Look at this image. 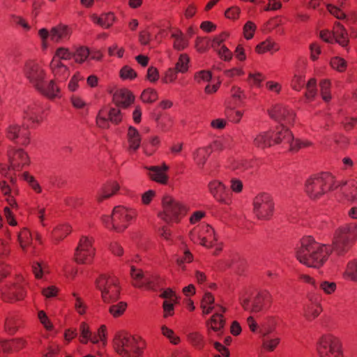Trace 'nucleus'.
<instances>
[{
	"label": "nucleus",
	"mask_w": 357,
	"mask_h": 357,
	"mask_svg": "<svg viewBox=\"0 0 357 357\" xmlns=\"http://www.w3.org/2000/svg\"><path fill=\"white\" fill-rule=\"evenodd\" d=\"M264 80V75L260 72L255 71L248 73V82L251 85L259 87Z\"/></svg>",
	"instance_id": "obj_54"
},
{
	"label": "nucleus",
	"mask_w": 357,
	"mask_h": 357,
	"mask_svg": "<svg viewBox=\"0 0 357 357\" xmlns=\"http://www.w3.org/2000/svg\"><path fill=\"white\" fill-rule=\"evenodd\" d=\"M289 144L291 150L296 151L301 149L311 147L313 143L309 139H295L292 135V139L289 141Z\"/></svg>",
	"instance_id": "obj_42"
},
{
	"label": "nucleus",
	"mask_w": 357,
	"mask_h": 357,
	"mask_svg": "<svg viewBox=\"0 0 357 357\" xmlns=\"http://www.w3.org/2000/svg\"><path fill=\"white\" fill-rule=\"evenodd\" d=\"M316 84L317 81L314 78L310 79L307 82L306 86L307 91L305 93V97L307 99L312 100L315 97L317 94Z\"/></svg>",
	"instance_id": "obj_61"
},
{
	"label": "nucleus",
	"mask_w": 357,
	"mask_h": 357,
	"mask_svg": "<svg viewBox=\"0 0 357 357\" xmlns=\"http://www.w3.org/2000/svg\"><path fill=\"white\" fill-rule=\"evenodd\" d=\"M148 171L149 178L159 184L166 185L169 181L167 172L169 169V166L162 163L159 166H151L145 167Z\"/></svg>",
	"instance_id": "obj_20"
},
{
	"label": "nucleus",
	"mask_w": 357,
	"mask_h": 357,
	"mask_svg": "<svg viewBox=\"0 0 357 357\" xmlns=\"http://www.w3.org/2000/svg\"><path fill=\"white\" fill-rule=\"evenodd\" d=\"M357 240V225L344 224L334 231L333 244L337 249L346 250Z\"/></svg>",
	"instance_id": "obj_9"
},
{
	"label": "nucleus",
	"mask_w": 357,
	"mask_h": 357,
	"mask_svg": "<svg viewBox=\"0 0 357 357\" xmlns=\"http://www.w3.org/2000/svg\"><path fill=\"white\" fill-rule=\"evenodd\" d=\"M171 38L173 40V47L176 50H185L189 45L188 40L185 37L181 30L176 29L172 32Z\"/></svg>",
	"instance_id": "obj_33"
},
{
	"label": "nucleus",
	"mask_w": 357,
	"mask_h": 357,
	"mask_svg": "<svg viewBox=\"0 0 357 357\" xmlns=\"http://www.w3.org/2000/svg\"><path fill=\"white\" fill-rule=\"evenodd\" d=\"M280 48V45L275 40L271 38H267L256 46L255 52L259 54H264L266 52L273 54L279 51Z\"/></svg>",
	"instance_id": "obj_31"
},
{
	"label": "nucleus",
	"mask_w": 357,
	"mask_h": 357,
	"mask_svg": "<svg viewBox=\"0 0 357 357\" xmlns=\"http://www.w3.org/2000/svg\"><path fill=\"white\" fill-rule=\"evenodd\" d=\"M337 188L335 177L329 173H323L308 178L305 183V192L312 200L320 199L324 195Z\"/></svg>",
	"instance_id": "obj_3"
},
{
	"label": "nucleus",
	"mask_w": 357,
	"mask_h": 357,
	"mask_svg": "<svg viewBox=\"0 0 357 357\" xmlns=\"http://www.w3.org/2000/svg\"><path fill=\"white\" fill-rule=\"evenodd\" d=\"M18 241L21 248L26 251L32 242V236L30 231L26 228L22 229L18 234Z\"/></svg>",
	"instance_id": "obj_40"
},
{
	"label": "nucleus",
	"mask_w": 357,
	"mask_h": 357,
	"mask_svg": "<svg viewBox=\"0 0 357 357\" xmlns=\"http://www.w3.org/2000/svg\"><path fill=\"white\" fill-rule=\"evenodd\" d=\"M322 312L321 305L319 303H312L305 308L304 317L308 321H312L317 318Z\"/></svg>",
	"instance_id": "obj_39"
},
{
	"label": "nucleus",
	"mask_w": 357,
	"mask_h": 357,
	"mask_svg": "<svg viewBox=\"0 0 357 357\" xmlns=\"http://www.w3.org/2000/svg\"><path fill=\"white\" fill-rule=\"evenodd\" d=\"M119 76L123 80H132L137 77V74L131 67L125 66L120 70Z\"/></svg>",
	"instance_id": "obj_55"
},
{
	"label": "nucleus",
	"mask_w": 357,
	"mask_h": 357,
	"mask_svg": "<svg viewBox=\"0 0 357 357\" xmlns=\"http://www.w3.org/2000/svg\"><path fill=\"white\" fill-rule=\"evenodd\" d=\"M331 68L339 73H343L347 67V62L340 56H333L330 59Z\"/></svg>",
	"instance_id": "obj_44"
},
{
	"label": "nucleus",
	"mask_w": 357,
	"mask_h": 357,
	"mask_svg": "<svg viewBox=\"0 0 357 357\" xmlns=\"http://www.w3.org/2000/svg\"><path fill=\"white\" fill-rule=\"evenodd\" d=\"M221 312L218 311L206 321V328L210 336L211 332L215 333L218 337L223 334L225 321Z\"/></svg>",
	"instance_id": "obj_24"
},
{
	"label": "nucleus",
	"mask_w": 357,
	"mask_h": 357,
	"mask_svg": "<svg viewBox=\"0 0 357 357\" xmlns=\"http://www.w3.org/2000/svg\"><path fill=\"white\" fill-rule=\"evenodd\" d=\"M113 100L116 105L127 108L134 102L135 96L129 90L121 89L114 93Z\"/></svg>",
	"instance_id": "obj_25"
},
{
	"label": "nucleus",
	"mask_w": 357,
	"mask_h": 357,
	"mask_svg": "<svg viewBox=\"0 0 357 357\" xmlns=\"http://www.w3.org/2000/svg\"><path fill=\"white\" fill-rule=\"evenodd\" d=\"M40 46L43 51H46L50 47L49 38L56 43L68 40L72 34V29L67 24H59L48 30L42 28L38 32Z\"/></svg>",
	"instance_id": "obj_7"
},
{
	"label": "nucleus",
	"mask_w": 357,
	"mask_h": 357,
	"mask_svg": "<svg viewBox=\"0 0 357 357\" xmlns=\"http://www.w3.org/2000/svg\"><path fill=\"white\" fill-rule=\"evenodd\" d=\"M189 211L190 208L185 202L165 195L162 199L161 211L158 217L168 224L178 223Z\"/></svg>",
	"instance_id": "obj_2"
},
{
	"label": "nucleus",
	"mask_w": 357,
	"mask_h": 357,
	"mask_svg": "<svg viewBox=\"0 0 357 357\" xmlns=\"http://www.w3.org/2000/svg\"><path fill=\"white\" fill-rule=\"evenodd\" d=\"M344 280L357 284V259L349 261L342 273Z\"/></svg>",
	"instance_id": "obj_35"
},
{
	"label": "nucleus",
	"mask_w": 357,
	"mask_h": 357,
	"mask_svg": "<svg viewBox=\"0 0 357 357\" xmlns=\"http://www.w3.org/2000/svg\"><path fill=\"white\" fill-rule=\"evenodd\" d=\"M23 73L26 79L35 89L48 78L45 65L36 60L27 61L24 63Z\"/></svg>",
	"instance_id": "obj_10"
},
{
	"label": "nucleus",
	"mask_w": 357,
	"mask_h": 357,
	"mask_svg": "<svg viewBox=\"0 0 357 357\" xmlns=\"http://www.w3.org/2000/svg\"><path fill=\"white\" fill-rule=\"evenodd\" d=\"M331 253L329 245L317 241L312 236H303L295 249L296 260L303 266L314 269L323 267Z\"/></svg>",
	"instance_id": "obj_1"
},
{
	"label": "nucleus",
	"mask_w": 357,
	"mask_h": 357,
	"mask_svg": "<svg viewBox=\"0 0 357 357\" xmlns=\"http://www.w3.org/2000/svg\"><path fill=\"white\" fill-rule=\"evenodd\" d=\"M317 350L320 357H344L341 342L331 334L324 335L319 338Z\"/></svg>",
	"instance_id": "obj_12"
},
{
	"label": "nucleus",
	"mask_w": 357,
	"mask_h": 357,
	"mask_svg": "<svg viewBox=\"0 0 357 357\" xmlns=\"http://www.w3.org/2000/svg\"><path fill=\"white\" fill-rule=\"evenodd\" d=\"M116 351L123 357H139L144 347L139 337L126 333L116 334L114 340Z\"/></svg>",
	"instance_id": "obj_5"
},
{
	"label": "nucleus",
	"mask_w": 357,
	"mask_h": 357,
	"mask_svg": "<svg viewBox=\"0 0 357 357\" xmlns=\"http://www.w3.org/2000/svg\"><path fill=\"white\" fill-rule=\"evenodd\" d=\"M17 289L4 290L1 293L2 298L6 301H19L24 298L23 291L17 293Z\"/></svg>",
	"instance_id": "obj_50"
},
{
	"label": "nucleus",
	"mask_w": 357,
	"mask_h": 357,
	"mask_svg": "<svg viewBox=\"0 0 357 357\" xmlns=\"http://www.w3.org/2000/svg\"><path fill=\"white\" fill-rule=\"evenodd\" d=\"M122 120L121 111L118 108H104L101 109L97 117V124L102 128H109L108 121L119 123Z\"/></svg>",
	"instance_id": "obj_18"
},
{
	"label": "nucleus",
	"mask_w": 357,
	"mask_h": 357,
	"mask_svg": "<svg viewBox=\"0 0 357 357\" xmlns=\"http://www.w3.org/2000/svg\"><path fill=\"white\" fill-rule=\"evenodd\" d=\"M92 238L82 236L75 249L74 260L79 264H89L95 255Z\"/></svg>",
	"instance_id": "obj_14"
},
{
	"label": "nucleus",
	"mask_w": 357,
	"mask_h": 357,
	"mask_svg": "<svg viewBox=\"0 0 357 357\" xmlns=\"http://www.w3.org/2000/svg\"><path fill=\"white\" fill-rule=\"evenodd\" d=\"M209 194L220 204L229 205L230 199L226 196L227 187L220 180L213 179L207 185Z\"/></svg>",
	"instance_id": "obj_17"
},
{
	"label": "nucleus",
	"mask_w": 357,
	"mask_h": 357,
	"mask_svg": "<svg viewBox=\"0 0 357 357\" xmlns=\"http://www.w3.org/2000/svg\"><path fill=\"white\" fill-rule=\"evenodd\" d=\"M319 86L323 100L325 102H329L332 98L331 93V81L329 79H323L320 82Z\"/></svg>",
	"instance_id": "obj_46"
},
{
	"label": "nucleus",
	"mask_w": 357,
	"mask_h": 357,
	"mask_svg": "<svg viewBox=\"0 0 357 357\" xmlns=\"http://www.w3.org/2000/svg\"><path fill=\"white\" fill-rule=\"evenodd\" d=\"M128 149L135 152L140 146L142 137L139 132L133 126H130L127 132Z\"/></svg>",
	"instance_id": "obj_30"
},
{
	"label": "nucleus",
	"mask_w": 357,
	"mask_h": 357,
	"mask_svg": "<svg viewBox=\"0 0 357 357\" xmlns=\"http://www.w3.org/2000/svg\"><path fill=\"white\" fill-rule=\"evenodd\" d=\"M188 340L196 348L201 349L204 346V339L203 335L198 332H192L188 335Z\"/></svg>",
	"instance_id": "obj_49"
},
{
	"label": "nucleus",
	"mask_w": 357,
	"mask_h": 357,
	"mask_svg": "<svg viewBox=\"0 0 357 357\" xmlns=\"http://www.w3.org/2000/svg\"><path fill=\"white\" fill-rule=\"evenodd\" d=\"M36 90L50 100L61 97V89L55 79L47 78Z\"/></svg>",
	"instance_id": "obj_19"
},
{
	"label": "nucleus",
	"mask_w": 357,
	"mask_h": 357,
	"mask_svg": "<svg viewBox=\"0 0 357 357\" xmlns=\"http://www.w3.org/2000/svg\"><path fill=\"white\" fill-rule=\"evenodd\" d=\"M20 319L17 317H9L5 321V330L10 333H15L20 326Z\"/></svg>",
	"instance_id": "obj_48"
},
{
	"label": "nucleus",
	"mask_w": 357,
	"mask_h": 357,
	"mask_svg": "<svg viewBox=\"0 0 357 357\" xmlns=\"http://www.w3.org/2000/svg\"><path fill=\"white\" fill-rule=\"evenodd\" d=\"M266 90L274 95H280L282 91V84L274 80H268L265 83Z\"/></svg>",
	"instance_id": "obj_57"
},
{
	"label": "nucleus",
	"mask_w": 357,
	"mask_h": 357,
	"mask_svg": "<svg viewBox=\"0 0 357 357\" xmlns=\"http://www.w3.org/2000/svg\"><path fill=\"white\" fill-rule=\"evenodd\" d=\"M337 288V284L334 281L324 280L320 281L319 284V290L327 296L334 294Z\"/></svg>",
	"instance_id": "obj_41"
},
{
	"label": "nucleus",
	"mask_w": 357,
	"mask_h": 357,
	"mask_svg": "<svg viewBox=\"0 0 357 357\" xmlns=\"http://www.w3.org/2000/svg\"><path fill=\"white\" fill-rule=\"evenodd\" d=\"M7 155L10 167L13 169L20 170L30 164L28 153L22 149L10 148Z\"/></svg>",
	"instance_id": "obj_16"
},
{
	"label": "nucleus",
	"mask_w": 357,
	"mask_h": 357,
	"mask_svg": "<svg viewBox=\"0 0 357 357\" xmlns=\"http://www.w3.org/2000/svg\"><path fill=\"white\" fill-rule=\"evenodd\" d=\"M200 307L204 315L208 314L212 312L213 310L216 307L218 311L225 312L226 308L220 305L215 304V298L210 292H206L201 301Z\"/></svg>",
	"instance_id": "obj_26"
},
{
	"label": "nucleus",
	"mask_w": 357,
	"mask_h": 357,
	"mask_svg": "<svg viewBox=\"0 0 357 357\" xmlns=\"http://www.w3.org/2000/svg\"><path fill=\"white\" fill-rule=\"evenodd\" d=\"M229 188L232 192L235 194H240L243 190V183L239 178H232L229 181Z\"/></svg>",
	"instance_id": "obj_62"
},
{
	"label": "nucleus",
	"mask_w": 357,
	"mask_h": 357,
	"mask_svg": "<svg viewBox=\"0 0 357 357\" xmlns=\"http://www.w3.org/2000/svg\"><path fill=\"white\" fill-rule=\"evenodd\" d=\"M126 307V303L120 302L116 305L110 306L109 311L114 317H119L124 313Z\"/></svg>",
	"instance_id": "obj_58"
},
{
	"label": "nucleus",
	"mask_w": 357,
	"mask_h": 357,
	"mask_svg": "<svg viewBox=\"0 0 357 357\" xmlns=\"http://www.w3.org/2000/svg\"><path fill=\"white\" fill-rule=\"evenodd\" d=\"M253 144L262 149L273 146L271 132H262L257 134L253 139Z\"/></svg>",
	"instance_id": "obj_34"
},
{
	"label": "nucleus",
	"mask_w": 357,
	"mask_h": 357,
	"mask_svg": "<svg viewBox=\"0 0 357 357\" xmlns=\"http://www.w3.org/2000/svg\"><path fill=\"white\" fill-rule=\"evenodd\" d=\"M91 17L94 23L105 29L109 28L115 21V16L112 13H105L100 16L93 15Z\"/></svg>",
	"instance_id": "obj_37"
},
{
	"label": "nucleus",
	"mask_w": 357,
	"mask_h": 357,
	"mask_svg": "<svg viewBox=\"0 0 357 357\" xmlns=\"http://www.w3.org/2000/svg\"><path fill=\"white\" fill-rule=\"evenodd\" d=\"M190 58L185 54L180 55L177 63H176L175 68L178 73H185L188 71L189 68Z\"/></svg>",
	"instance_id": "obj_52"
},
{
	"label": "nucleus",
	"mask_w": 357,
	"mask_h": 357,
	"mask_svg": "<svg viewBox=\"0 0 357 357\" xmlns=\"http://www.w3.org/2000/svg\"><path fill=\"white\" fill-rule=\"evenodd\" d=\"M120 188L121 186L118 181L114 180L107 181L101 187L98 193V202H102L104 200L110 199L118 193Z\"/></svg>",
	"instance_id": "obj_23"
},
{
	"label": "nucleus",
	"mask_w": 357,
	"mask_h": 357,
	"mask_svg": "<svg viewBox=\"0 0 357 357\" xmlns=\"http://www.w3.org/2000/svg\"><path fill=\"white\" fill-rule=\"evenodd\" d=\"M229 37V33L227 32H222L220 33L218 36H215L211 42V47L213 48L214 50H215L217 48L225 46L223 45V42L227 40V38Z\"/></svg>",
	"instance_id": "obj_63"
},
{
	"label": "nucleus",
	"mask_w": 357,
	"mask_h": 357,
	"mask_svg": "<svg viewBox=\"0 0 357 357\" xmlns=\"http://www.w3.org/2000/svg\"><path fill=\"white\" fill-rule=\"evenodd\" d=\"M280 342L279 337H271L264 340L262 342V348L268 352L273 351Z\"/></svg>",
	"instance_id": "obj_56"
},
{
	"label": "nucleus",
	"mask_w": 357,
	"mask_h": 357,
	"mask_svg": "<svg viewBox=\"0 0 357 357\" xmlns=\"http://www.w3.org/2000/svg\"><path fill=\"white\" fill-rule=\"evenodd\" d=\"M161 333L165 337L169 340L170 343L174 345L179 344L181 341L180 337L174 333L172 329L164 325L161 327Z\"/></svg>",
	"instance_id": "obj_51"
},
{
	"label": "nucleus",
	"mask_w": 357,
	"mask_h": 357,
	"mask_svg": "<svg viewBox=\"0 0 357 357\" xmlns=\"http://www.w3.org/2000/svg\"><path fill=\"white\" fill-rule=\"evenodd\" d=\"M24 117L33 123H40L43 121V108L36 103L28 105L24 109Z\"/></svg>",
	"instance_id": "obj_27"
},
{
	"label": "nucleus",
	"mask_w": 357,
	"mask_h": 357,
	"mask_svg": "<svg viewBox=\"0 0 357 357\" xmlns=\"http://www.w3.org/2000/svg\"><path fill=\"white\" fill-rule=\"evenodd\" d=\"M82 79L80 73H75L70 78L68 84V89L71 92L76 91L79 88V82Z\"/></svg>",
	"instance_id": "obj_60"
},
{
	"label": "nucleus",
	"mask_w": 357,
	"mask_h": 357,
	"mask_svg": "<svg viewBox=\"0 0 357 357\" xmlns=\"http://www.w3.org/2000/svg\"><path fill=\"white\" fill-rule=\"evenodd\" d=\"M73 56V52L68 47L60 46L55 50L50 63V70L55 77L66 78L69 76L70 69L63 61L70 60Z\"/></svg>",
	"instance_id": "obj_8"
},
{
	"label": "nucleus",
	"mask_w": 357,
	"mask_h": 357,
	"mask_svg": "<svg viewBox=\"0 0 357 357\" xmlns=\"http://www.w3.org/2000/svg\"><path fill=\"white\" fill-rule=\"evenodd\" d=\"M119 280L112 275H102L96 280L97 288L101 292L105 303L113 302L118 299L120 294Z\"/></svg>",
	"instance_id": "obj_11"
},
{
	"label": "nucleus",
	"mask_w": 357,
	"mask_h": 357,
	"mask_svg": "<svg viewBox=\"0 0 357 357\" xmlns=\"http://www.w3.org/2000/svg\"><path fill=\"white\" fill-rule=\"evenodd\" d=\"M130 275L133 280V285L136 287L149 288L151 287V280L149 278H145L141 269H137L132 266L130 269Z\"/></svg>",
	"instance_id": "obj_29"
},
{
	"label": "nucleus",
	"mask_w": 357,
	"mask_h": 357,
	"mask_svg": "<svg viewBox=\"0 0 357 357\" xmlns=\"http://www.w3.org/2000/svg\"><path fill=\"white\" fill-rule=\"evenodd\" d=\"M71 231L70 227L67 224L59 225L54 228L52 235L56 241L65 238Z\"/></svg>",
	"instance_id": "obj_43"
},
{
	"label": "nucleus",
	"mask_w": 357,
	"mask_h": 357,
	"mask_svg": "<svg viewBox=\"0 0 357 357\" xmlns=\"http://www.w3.org/2000/svg\"><path fill=\"white\" fill-rule=\"evenodd\" d=\"M178 73V72L176 70V68H169L164 73L162 81L165 84L173 83L177 79Z\"/></svg>",
	"instance_id": "obj_64"
},
{
	"label": "nucleus",
	"mask_w": 357,
	"mask_h": 357,
	"mask_svg": "<svg viewBox=\"0 0 357 357\" xmlns=\"http://www.w3.org/2000/svg\"><path fill=\"white\" fill-rule=\"evenodd\" d=\"M136 217L135 209L125 206H117L114 208L111 216H103L102 220L107 228L122 232Z\"/></svg>",
	"instance_id": "obj_4"
},
{
	"label": "nucleus",
	"mask_w": 357,
	"mask_h": 357,
	"mask_svg": "<svg viewBox=\"0 0 357 357\" xmlns=\"http://www.w3.org/2000/svg\"><path fill=\"white\" fill-rule=\"evenodd\" d=\"M333 43H336L342 47H346L349 42V36L346 29L340 23L335 24L333 29Z\"/></svg>",
	"instance_id": "obj_28"
},
{
	"label": "nucleus",
	"mask_w": 357,
	"mask_h": 357,
	"mask_svg": "<svg viewBox=\"0 0 357 357\" xmlns=\"http://www.w3.org/2000/svg\"><path fill=\"white\" fill-rule=\"evenodd\" d=\"M140 98L144 103L151 104L156 101L158 98V93L156 90L148 88L143 91Z\"/></svg>",
	"instance_id": "obj_47"
},
{
	"label": "nucleus",
	"mask_w": 357,
	"mask_h": 357,
	"mask_svg": "<svg viewBox=\"0 0 357 357\" xmlns=\"http://www.w3.org/2000/svg\"><path fill=\"white\" fill-rule=\"evenodd\" d=\"M273 144H279L280 143H289L292 139V133L285 128H281L275 132H271Z\"/></svg>",
	"instance_id": "obj_36"
},
{
	"label": "nucleus",
	"mask_w": 357,
	"mask_h": 357,
	"mask_svg": "<svg viewBox=\"0 0 357 357\" xmlns=\"http://www.w3.org/2000/svg\"><path fill=\"white\" fill-rule=\"evenodd\" d=\"M90 54L89 48L86 47H79L75 52H73V58L75 62L79 64L83 63L89 57Z\"/></svg>",
	"instance_id": "obj_45"
},
{
	"label": "nucleus",
	"mask_w": 357,
	"mask_h": 357,
	"mask_svg": "<svg viewBox=\"0 0 357 357\" xmlns=\"http://www.w3.org/2000/svg\"><path fill=\"white\" fill-rule=\"evenodd\" d=\"M268 114L272 119L279 121H285L291 123L294 118V112L287 107L281 104L273 105L268 111Z\"/></svg>",
	"instance_id": "obj_21"
},
{
	"label": "nucleus",
	"mask_w": 357,
	"mask_h": 357,
	"mask_svg": "<svg viewBox=\"0 0 357 357\" xmlns=\"http://www.w3.org/2000/svg\"><path fill=\"white\" fill-rule=\"evenodd\" d=\"M211 153L210 149L206 146L199 148L194 151L193 160L199 168L203 169Z\"/></svg>",
	"instance_id": "obj_32"
},
{
	"label": "nucleus",
	"mask_w": 357,
	"mask_h": 357,
	"mask_svg": "<svg viewBox=\"0 0 357 357\" xmlns=\"http://www.w3.org/2000/svg\"><path fill=\"white\" fill-rule=\"evenodd\" d=\"M271 302V295L266 290L258 292L255 296L250 298L243 296L241 305L245 310L252 313H258L265 310Z\"/></svg>",
	"instance_id": "obj_13"
},
{
	"label": "nucleus",
	"mask_w": 357,
	"mask_h": 357,
	"mask_svg": "<svg viewBox=\"0 0 357 357\" xmlns=\"http://www.w3.org/2000/svg\"><path fill=\"white\" fill-rule=\"evenodd\" d=\"M231 96L234 101L238 103H243L247 98L245 91L236 86L231 88Z\"/></svg>",
	"instance_id": "obj_53"
},
{
	"label": "nucleus",
	"mask_w": 357,
	"mask_h": 357,
	"mask_svg": "<svg viewBox=\"0 0 357 357\" xmlns=\"http://www.w3.org/2000/svg\"><path fill=\"white\" fill-rule=\"evenodd\" d=\"M7 137L13 141L19 139L23 145L29 142V132L25 127L16 123L10 125L7 128Z\"/></svg>",
	"instance_id": "obj_22"
},
{
	"label": "nucleus",
	"mask_w": 357,
	"mask_h": 357,
	"mask_svg": "<svg viewBox=\"0 0 357 357\" xmlns=\"http://www.w3.org/2000/svg\"><path fill=\"white\" fill-rule=\"evenodd\" d=\"M275 208L274 199L272 195L268 192H259L252 200V214L259 220H271L275 213Z\"/></svg>",
	"instance_id": "obj_6"
},
{
	"label": "nucleus",
	"mask_w": 357,
	"mask_h": 357,
	"mask_svg": "<svg viewBox=\"0 0 357 357\" xmlns=\"http://www.w3.org/2000/svg\"><path fill=\"white\" fill-rule=\"evenodd\" d=\"M190 238L206 248L213 247L217 241L214 229L208 225H203L199 230L192 231Z\"/></svg>",
	"instance_id": "obj_15"
},
{
	"label": "nucleus",
	"mask_w": 357,
	"mask_h": 357,
	"mask_svg": "<svg viewBox=\"0 0 357 357\" xmlns=\"http://www.w3.org/2000/svg\"><path fill=\"white\" fill-rule=\"evenodd\" d=\"M215 52L225 61H229L233 57V53L225 45L217 48Z\"/></svg>",
	"instance_id": "obj_59"
},
{
	"label": "nucleus",
	"mask_w": 357,
	"mask_h": 357,
	"mask_svg": "<svg viewBox=\"0 0 357 357\" xmlns=\"http://www.w3.org/2000/svg\"><path fill=\"white\" fill-rule=\"evenodd\" d=\"M79 341L82 344H86L89 341L93 344L99 342L98 338L92 337L89 325L84 322L82 323L79 326Z\"/></svg>",
	"instance_id": "obj_38"
}]
</instances>
